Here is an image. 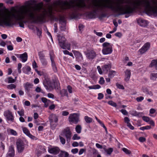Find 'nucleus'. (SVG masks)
<instances>
[{
  "mask_svg": "<svg viewBox=\"0 0 157 157\" xmlns=\"http://www.w3.org/2000/svg\"><path fill=\"white\" fill-rule=\"evenodd\" d=\"M50 56L53 69L55 72H56L57 71V69L56 63L54 60L55 56L53 53L52 52H50Z\"/></svg>",
  "mask_w": 157,
  "mask_h": 157,
  "instance_id": "nucleus-8",
  "label": "nucleus"
},
{
  "mask_svg": "<svg viewBox=\"0 0 157 157\" xmlns=\"http://www.w3.org/2000/svg\"><path fill=\"white\" fill-rule=\"evenodd\" d=\"M144 99V98L143 97L140 96V97H137L136 98V100L138 102H140L142 101Z\"/></svg>",
  "mask_w": 157,
  "mask_h": 157,
  "instance_id": "nucleus-53",
  "label": "nucleus"
},
{
  "mask_svg": "<svg viewBox=\"0 0 157 157\" xmlns=\"http://www.w3.org/2000/svg\"><path fill=\"white\" fill-rule=\"evenodd\" d=\"M67 88L69 93H72V87L71 86L69 85L67 86Z\"/></svg>",
  "mask_w": 157,
  "mask_h": 157,
  "instance_id": "nucleus-54",
  "label": "nucleus"
},
{
  "mask_svg": "<svg viewBox=\"0 0 157 157\" xmlns=\"http://www.w3.org/2000/svg\"><path fill=\"white\" fill-rule=\"evenodd\" d=\"M116 72L113 71H109L108 76L110 78H113L116 74Z\"/></svg>",
  "mask_w": 157,
  "mask_h": 157,
  "instance_id": "nucleus-33",
  "label": "nucleus"
},
{
  "mask_svg": "<svg viewBox=\"0 0 157 157\" xmlns=\"http://www.w3.org/2000/svg\"><path fill=\"white\" fill-rule=\"evenodd\" d=\"M16 145L18 152H21L23 151L25 147L23 142L21 140H18L16 142Z\"/></svg>",
  "mask_w": 157,
  "mask_h": 157,
  "instance_id": "nucleus-7",
  "label": "nucleus"
},
{
  "mask_svg": "<svg viewBox=\"0 0 157 157\" xmlns=\"http://www.w3.org/2000/svg\"><path fill=\"white\" fill-rule=\"evenodd\" d=\"M78 145L79 144L77 142H74L72 144V146L73 147H77Z\"/></svg>",
  "mask_w": 157,
  "mask_h": 157,
  "instance_id": "nucleus-64",
  "label": "nucleus"
},
{
  "mask_svg": "<svg viewBox=\"0 0 157 157\" xmlns=\"http://www.w3.org/2000/svg\"><path fill=\"white\" fill-rule=\"evenodd\" d=\"M17 113L20 116H23L24 115V110L23 109H21L20 111H17Z\"/></svg>",
  "mask_w": 157,
  "mask_h": 157,
  "instance_id": "nucleus-47",
  "label": "nucleus"
},
{
  "mask_svg": "<svg viewBox=\"0 0 157 157\" xmlns=\"http://www.w3.org/2000/svg\"><path fill=\"white\" fill-rule=\"evenodd\" d=\"M138 23L142 26H146L147 24V21L144 20L142 18H140L137 20Z\"/></svg>",
  "mask_w": 157,
  "mask_h": 157,
  "instance_id": "nucleus-15",
  "label": "nucleus"
},
{
  "mask_svg": "<svg viewBox=\"0 0 157 157\" xmlns=\"http://www.w3.org/2000/svg\"><path fill=\"white\" fill-rule=\"evenodd\" d=\"M104 97V95L101 93H100L98 94V99L99 100H100L103 98Z\"/></svg>",
  "mask_w": 157,
  "mask_h": 157,
  "instance_id": "nucleus-56",
  "label": "nucleus"
},
{
  "mask_svg": "<svg viewBox=\"0 0 157 157\" xmlns=\"http://www.w3.org/2000/svg\"><path fill=\"white\" fill-rule=\"evenodd\" d=\"M14 154V147L11 146L9 147V150L7 154L6 157H13Z\"/></svg>",
  "mask_w": 157,
  "mask_h": 157,
  "instance_id": "nucleus-13",
  "label": "nucleus"
},
{
  "mask_svg": "<svg viewBox=\"0 0 157 157\" xmlns=\"http://www.w3.org/2000/svg\"><path fill=\"white\" fill-rule=\"evenodd\" d=\"M35 91H36L37 92L39 93L40 92H41L42 93H43V91L42 90L40 87H37L35 89Z\"/></svg>",
  "mask_w": 157,
  "mask_h": 157,
  "instance_id": "nucleus-55",
  "label": "nucleus"
},
{
  "mask_svg": "<svg viewBox=\"0 0 157 157\" xmlns=\"http://www.w3.org/2000/svg\"><path fill=\"white\" fill-rule=\"evenodd\" d=\"M84 119L86 121L87 123H90L92 121V119L87 116H85Z\"/></svg>",
  "mask_w": 157,
  "mask_h": 157,
  "instance_id": "nucleus-39",
  "label": "nucleus"
},
{
  "mask_svg": "<svg viewBox=\"0 0 157 157\" xmlns=\"http://www.w3.org/2000/svg\"><path fill=\"white\" fill-rule=\"evenodd\" d=\"M40 60L43 66L44 67H45L47 66L48 64V62L45 58Z\"/></svg>",
  "mask_w": 157,
  "mask_h": 157,
  "instance_id": "nucleus-34",
  "label": "nucleus"
},
{
  "mask_svg": "<svg viewBox=\"0 0 157 157\" xmlns=\"http://www.w3.org/2000/svg\"><path fill=\"white\" fill-rule=\"evenodd\" d=\"M150 66L151 67H154L155 69L157 70V59L152 60Z\"/></svg>",
  "mask_w": 157,
  "mask_h": 157,
  "instance_id": "nucleus-24",
  "label": "nucleus"
},
{
  "mask_svg": "<svg viewBox=\"0 0 157 157\" xmlns=\"http://www.w3.org/2000/svg\"><path fill=\"white\" fill-rule=\"evenodd\" d=\"M122 151L126 154L129 155L131 153V152L130 150L124 147L122 148Z\"/></svg>",
  "mask_w": 157,
  "mask_h": 157,
  "instance_id": "nucleus-42",
  "label": "nucleus"
},
{
  "mask_svg": "<svg viewBox=\"0 0 157 157\" xmlns=\"http://www.w3.org/2000/svg\"><path fill=\"white\" fill-rule=\"evenodd\" d=\"M60 94L61 96L63 97L65 96H66L67 97H68V94L67 91L66 90L62 89L60 91Z\"/></svg>",
  "mask_w": 157,
  "mask_h": 157,
  "instance_id": "nucleus-27",
  "label": "nucleus"
},
{
  "mask_svg": "<svg viewBox=\"0 0 157 157\" xmlns=\"http://www.w3.org/2000/svg\"><path fill=\"white\" fill-rule=\"evenodd\" d=\"M15 55L18 58H19L21 59L22 61L23 62H26L27 59L28 55L26 52L21 54H16Z\"/></svg>",
  "mask_w": 157,
  "mask_h": 157,
  "instance_id": "nucleus-12",
  "label": "nucleus"
},
{
  "mask_svg": "<svg viewBox=\"0 0 157 157\" xmlns=\"http://www.w3.org/2000/svg\"><path fill=\"white\" fill-rule=\"evenodd\" d=\"M50 122H58V117L55 114H52L50 115L49 117Z\"/></svg>",
  "mask_w": 157,
  "mask_h": 157,
  "instance_id": "nucleus-16",
  "label": "nucleus"
},
{
  "mask_svg": "<svg viewBox=\"0 0 157 157\" xmlns=\"http://www.w3.org/2000/svg\"><path fill=\"white\" fill-rule=\"evenodd\" d=\"M16 87V86L15 85L12 84L8 85L7 86V88L10 90H12L13 89H15Z\"/></svg>",
  "mask_w": 157,
  "mask_h": 157,
  "instance_id": "nucleus-38",
  "label": "nucleus"
},
{
  "mask_svg": "<svg viewBox=\"0 0 157 157\" xmlns=\"http://www.w3.org/2000/svg\"><path fill=\"white\" fill-rule=\"evenodd\" d=\"M31 68L29 66H27L24 67L22 68V71L23 72L26 74H28L29 72L30 71Z\"/></svg>",
  "mask_w": 157,
  "mask_h": 157,
  "instance_id": "nucleus-22",
  "label": "nucleus"
},
{
  "mask_svg": "<svg viewBox=\"0 0 157 157\" xmlns=\"http://www.w3.org/2000/svg\"><path fill=\"white\" fill-rule=\"evenodd\" d=\"M61 135L65 136L67 141L69 142L70 141L72 136V132L70 127H67L64 129L62 132Z\"/></svg>",
  "mask_w": 157,
  "mask_h": 157,
  "instance_id": "nucleus-4",
  "label": "nucleus"
},
{
  "mask_svg": "<svg viewBox=\"0 0 157 157\" xmlns=\"http://www.w3.org/2000/svg\"><path fill=\"white\" fill-rule=\"evenodd\" d=\"M48 97L49 98L52 99L54 98V95L52 94L51 93H49L47 94Z\"/></svg>",
  "mask_w": 157,
  "mask_h": 157,
  "instance_id": "nucleus-61",
  "label": "nucleus"
},
{
  "mask_svg": "<svg viewBox=\"0 0 157 157\" xmlns=\"http://www.w3.org/2000/svg\"><path fill=\"white\" fill-rule=\"evenodd\" d=\"M61 44V47L63 49H67L70 50V44L68 43H65L64 44Z\"/></svg>",
  "mask_w": 157,
  "mask_h": 157,
  "instance_id": "nucleus-23",
  "label": "nucleus"
},
{
  "mask_svg": "<svg viewBox=\"0 0 157 157\" xmlns=\"http://www.w3.org/2000/svg\"><path fill=\"white\" fill-rule=\"evenodd\" d=\"M150 45V44L149 43L147 42L145 43L142 47L139 50V52L141 54L144 53L149 49Z\"/></svg>",
  "mask_w": 157,
  "mask_h": 157,
  "instance_id": "nucleus-11",
  "label": "nucleus"
},
{
  "mask_svg": "<svg viewBox=\"0 0 157 157\" xmlns=\"http://www.w3.org/2000/svg\"><path fill=\"white\" fill-rule=\"evenodd\" d=\"M143 120L146 122H148L150 121V118L144 116L142 117Z\"/></svg>",
  "mask_w": 157,
  "mask_h": 157,
  "instance_id": "nucleus-48",
  "label": "nucleus"
},
{
  "mask_svg": "<svg viewBox=\"0 0 157 157\" xmlns=\"http://www.w3.org/2000/svg\"><path fill=\"white\" fill-rule=\"evenodd\" d=\"M113 149L112 148H110L108 149H106L105 151L109 155H110L112 152L113 151Z\"/></svg>",
  "mask_w": 157,
  "mask_h": 157,
  "instance_id": "nucleus-44",
  "label": "nucleus"
},
{
  "mask_svg": "<svg viewBox=\"0 0 157 157\" xmlns=\"http://www.w3.org/2000/svg\"><path fill=\"white\" fill-rule=\"evenodd\" d=\"M151 127L150 126L147 125L145 126L141 127L140 128V129L142 130H144L145 129L148 130L151 128Z\"/></svg>",
  "mask_w": 157,
  "mask_h": 157,
  "instance_id": "nucleus-41",
  "label": "nucleus"
},
{
  "mask_svg": "<svg viewBox=\"0 0 157 157\" xmlns=\"http://www.w3.org/2000/svg\"><path fill=\"white\" fill-rule=\"evenodd\" d=\"M139 140L141 142H143L146 141V139L144 137H141L139 138Z\"/></svg>",
  "mask_w": 157,
  "mask_h": 157,
  "instance_id": "nucleus-57",
  "label": "nucleus"
},
{
  "mask_svg": "<svg viewBox=\"0 0 157 157\" xmlns=\"http://www.w3.org/2000/svg\"><path fill=\"white\" fill-rule=\"evenodd\" d=\"M120 111L124 115H127L128 114V112L126 111V110L125 109H122Z\"/></svg>",
  "mask_w": 157,
  "mask_h": 157,
  "instance_id": "nucleus-60",
  "label": "nucleus"
},
{
  "mask_svg": "<svg viewBox=\"0 0 157 157\" xmlns=\"http://www.w3.org/2000/svg\"><path fill=\"white\" fill-rule=\"evenodd\" d=\"M54 85L55 87H58L59 85V81L58 80H55L54 82Z\"/></svg>",
  "mask_w": 157,
  "mask_h": 157,
  "instance_id": "nucleus-50",
  "label": "nucleus"
},
{
  "mask_svg": "<svg viewBox=\"0 0 157 157\" xmlns=\"http://www.w3.org/2000/svg\"><path fill=\"white\" fill-rule=\"evenodd\" d=\"M68 121L71 123L76 124L79 121V116L78 114H71L68 117Z\"/></svg>",
  "mask_w": 157,
  "mask_h": 157,
  "instance_id": "nucleus-5",
  "label": "nucleus"
},
{
  "mask_svg": "<svg viewBox=\"0 0 157 157\" xmlns=\"http://www.w3.org/2000/svg\"><path fill=\"white\" fill-rule=\"evenodd\" d=\"M76 58L78 61H82L83 59L82 55L80 53H78V56Z\"/></svg>",
  "mask_w": 157,
  "mask_h": 157,
  "instance_id": "nucleus-40",
  "label": "nucleus"
},
{
  "mask_svg": "<svg viewBox=\"0 0 157 157\" xmlns=\"http://www.w3.org/2000/svg\"><path fill=\"white\" fill-rule=\"evenodd\" d=\"M57 122H50L51 128L52 129H54L57 125Z\"/></svg>",
  "mask_w": 157,
  "mask_h": 157,
  "instance_id": "nucleus-36",
  "label": "nucleus"
},
{
  "mask_svg": "<svg viewBox=\"0 0 157 157\" xmlns=\"http://www.w3.org/2000/svg\"><path fill=\"white\" fill-rule=\"evenodd\" d=\"M108 103L109 105L113 107H116L117 106L116 103H115V102H114L113 101H109L108 102Z\"/></svg>",
  "mask_w": 157,
  "mask_h": 157,
  "instance_id": "nucleus-43",
  "label": "nucleus"
},
{
  "mask_svg": "<svg viewBox=\"0 0 157 157\" xmlns=\"http://www.w3.org/2000/svg\"><path fill=\"white\" fill-rule=\"evenodd\" d=\"M143 91L144 92L150 95H152L153 94L152 93L151 91H149L148 89L146 87H144L143 88Z\"/></svg>",
  "mask_w": 157,
  "mask_h": 157,
  "instance_id": "nucleus-30",
  "label": "nucleus"
},
{
  "mask_svg": "<svg viewBox=\"0 0 157 157\" xmlns=\"http://www.w3.org/2000/svg\"><path fill=\"white\" fill-rule=\"evenodd\" d=\"M86 57L89 59H93L96 56V54L93 50H90L86 54Z\"/></svg>",
  "mask_w": 157,
  "mask_h": 157,
  "instance_id": "nucleus-9",
  "label": "nucleus"
},
{
  "mask_svg": "<svg viewBox=\"0 0 157 157\" xmlns=\"http://www.w3.org/2000/svg\"><path fill=\"white\" fill-rule=\"evenodd\" d=\"M7 132L8 133H10L12 135L16 136L17 135V133L16 131L11 128L7 129Z\"/></svg>",
  "mask_w": 157,
  "mask_h": 157,
  "instance_id": "nucleus-26",
  "label": "nucleus"
},
{
  "mask_svg": "<svg viewBox=\"0 0 157 157\" xmlns=\"http://www.w3.org/2000/svg\"><path fill=\"white\" fill-rule=\"evenodd\" d=\"M59 21L60 22H62L63 23H65V21L64 18L63 17H60Z\"/></svg>",
  "mask_w": 157,
  "mask_h": 157,
  "instance_id": "nucleus-63",
  "label": "nucleus"
},
{
  "mask_svg": "<svg viewBox=\"0 0 157 157\" xmlns=\"http://www.w3.org/2000/svg\"><path fill=\"white\" fill-rule=\"evenodd\" d=\"M17 77H16L15 79H13L11 77H8L5 79V81L8 83H14L16 80Z\"/></svg>",
  "mask_w": 157,
  "mask_h": 157,
  "instance_id": "nucleus-21",
  "label": "nucleus"
},
{
  "mask_svg": "<svg viewBox=\"0 0 157 157\" xmlns=\"http://www.w3.org/2000/svg\"><path fill=\"white\" fill-rule=\"evenodd\" d=\"M101 88V86L99 85H96L89 86L88 88L90 89H99Z\"/></svg>",
  "mask_w": 157,
  "mask_h": 157,
  "instance_id": "nucleus-32",
  "label": "nucleus"
},
{
  "mask_svg": "<svg viewBox=\"0 0 157 157\" xmlns=\"http://www.w3.org/2000/svg\"><path fill=\"white\" fill-rule=\"evenodd\" d=\"M59 149L57 147H48V152L51 154L56 155L59 153Z\"/></svg>",
  "mask_w": 157,
  "mask_h": 157,
  "instance_id": "nucleus-10",
  "label": "nucleus"
},
{
  "mask_svg": "<svg viewBox=\"0 0 157 157\" xmlns=\"http://www.w3.org/2000/svg\"><path fill=\"white\" fill-rule=\"evenodd\" d=\"M116 86L119 89H124V86L122 85H121L120 84L117 83L116 84Z\"/></svg>",
  "mask_w": 157,
  "mask_h": 157,
  "instance_id": "nucleus-51",
  "label": "nucleus"
},
{
  "mask_svg": "<svg viewBox=\"0 0 157 157\" xmlns=\"http://www.w3.org/2000/svg\"><path fill=\"white\" fill-rule=\"evenodd\" d=\"M4 115L7 121H10L12 122L14 121V116L12 112L9 110L5 111L4 113Z\"/></svg>",
  "mask_w": 157,
  "mask_h": 157,
  "instance_id": "nucleus-6",
  "label": "nucleus"
},
{
  "mask_svg": "<svg viewBox=\"0 0 157 157\" xmlns=\"http://www.w3.org/2000/svg\"><path fill=\"white\" fill-rule=\"evenodd\" d=\"M75 3L71 1L58 0L55 1L52 6L49 8V13L50 15L53 13V10L68 15L72 19L79 18V10L82 9H88L93 12H88L86 13L87 17L93 19L96 17L97 12L107 11V8L110 9L113 12L118 13L119 15L129 14L132 13L136 9H140L142 7L145 8L148 13L152 14V0L151 2L147 0H130L129 1L124 7L122 5L124 3V0H117L115 2L111 0H106L104 2L99 3L94 2L87 5L84 0H78Z\"/></svg>",
  "mask_w": 157,
  "mask_h": 157,
  "instance_id": "nucleus-1",
  "label": "nucleus"
},
{
  "mask_svg": "<svg viewBox=\"0 0 157 157\" xmlns=\"http://www.w3.org/2000/svg\"><path fill=\"white\" fill-rule=\"evenodd\" d=\"M80 139V137L78 136L77 134L74 135L72 137V139L73 140H79Z\"/></svg>",
  "mask_w": 157,
  "mask_h": 157,
  "instance_id": "nucleus-46",
  "label": "nucleus"
},
{
  "mask_svg": "<svg viewBox=\"0 0 157 157\" xmlns=\"http://www.w3.org/2000/svg\"><path fill=\"white\" fill-rule=\"evenodd\" d=\"M33 85L32 84L30 83L29 82H27L24 84V87L25 90L29 91L30 89L33 87Z\"/></svg>",
  "mask_w": 157,
  "mask_h": 157,
  "instance_id": "nucleus-19",
  "label": "nucleus"
},
{
  "mask_svg": "<svg viewBox=\"0 0 157 157\" xmlns=\"http://www.w3.org/2000/svg\"><path fill=\"white\" fill-rule=\"evenodd\" d=\"M125 78L124 79L126 81H129L131 76V71L127 69L125 71Z\"/></svg>",
  "mask_w": 157,
  "mask_h": 157,
  "instance_id": "nucleus-17",
  "label": "nucleus"
},
{
  "mask_svg": "<svg viewBox=\"0 0 157 157\" xmlns=\"http://www.w3.org/2000/svg\"><path fill=\"white\" fill-rule=\"evenodd\" d=\"M82 127L80 125H77L75 128V130L78 133H80L81 132Z\"/></svg>",
  "mask_w": 157,
  "mask_h": 157,
  "instance_id": "nucleus-37",
  "label": "nucleus"
},
{
  "mask_svg": "<svg viewBox=\"0 0 157 157\" xmlns=\"http://www.w3.org/2000/svg\"><path fill=\"white\" fill-rule=\"evenodd\" d=\"M36 30L37 35L39 36H40L41 34V31L38 28H36Z\"/></svg>",
  "mask_w": 157,
  "mask_h": 157,
  "instance_id": "nucleus-62",
  "label": "nucleus"
},
{
  "mask_svg": "<svg viewBox=\"0 0 157 157\" xmlns=\"http://www.w3.org/2000/svg\"><path fill=\"white\" fill-rule=\"evenodd\" d=\"M157 78V73H151L150 75V78L152 80H155Z\"/></svg>",
  "mask_w": 157,
  "mask_h": 157,
  "instance_id": "nucleus-29",
  "label": "nucleus"
},
{
  "mask_svg": "<svg viewBox=\"0 0 157 157\" xmlns=\"http://www.w3.org/2000/svg\"><path fill=\"white\" fill-rule=\"evenodd\" d=\"M38 55L40 60L45 59V55L42 52H40L38 53Z\"/></svg>",
  "mask_w": 157,
  "mask_h": 157,
  "instance_id": "nucleus-31",
  "label": "nucleus"
},
{
  "mask_svg": "<svg viewBox=\"0 0 157 157\" xmlns=\"http://www.w3.org/2000/svg\"><path fill=\"white\" fill-rule=\"evenodd\" d=\"M105 82V80L104 78L102 77H101L100 78V80L99 81V83L100 84L102 85L104 84Z\"/></svg>",
  "mask_w": 157,
  "mask_h": 157,
  "instance_id": "nucleus-49",
  "label": "nucleus"
},
{
  "mask_svg": "<svg viewBox=\"0 0 157 157\" xmlns=\"http://www.w3.org/2000/svg\"><path fill=\"white\" fill-rule=\"evenodd\" d=\"M5 138V136L3 133H0V139L3 140Z\"/></svg>",
  "mask_w": 157,
  "mask_h": 157,
  "instance_id": "nucleus-58",
  "label": "nucleus"
},
{
  "mask_svg": "<svg viewBox=\"0 0 157 157\" xmlns=\"http://www.w3.org/2000/svg\"><path fill=\"white\" fill-rule=\"evenodd\" d=\"M42 8V6L38 4L34 6L25 7L24 10H17L13 9L8 13H0V26L5 25L6 26H11L13 24V20L19 21V26L24 28V23L26 21H23L26 17L31 22L38 21L44 22L45 21L46 13L45 12L39 14Z\"/></svg>",
  "mask_w": 157,
  "mask_h": 157,
  "instance_id": "nucleus-2",
  "label": "nucleus"
},
{
  "mask_svg": "<svg viewBox=\"0 0 157 157\" xmlns=\"http://www.w3.org/2000/svg\"><path fill=\"white\" fill-rule=\"evenodd\" d=\"M106 16V14L105 13H102L98 16V18L100 19H101L103 17H105Z\"/></svg>",
  "mask_w": 157,
  "mask_h": 157,
  "instance_id": "nucleus-52",
  "label": "nucleus"
},
{
  "mask_svg": "<svg viewBox=\"0 0 157 157\" xmlns=\"http://www.w3.org/2000/svg\"><path fill=\"white\" fill-rule=\"evenodd\" d=\"M111 68L110 64H105L102 67V69L104 73L106 74L107 73L108 71L110 70Z\"/></svg>",
  "mask_w": 157,
  "mask_h": 157,
  "instance_id": "nucleus-18",
  "label": "nucleus"
},
{
  "mask_svg": "<svg viewBox=\"0 0 157 157\" xmlns=\"http://www.w3.org/2000/svg\"><path fill=\"white\" fill-rule=\"evenodd\" d=\"M78 150L77 148H75L71 150V152L74 154H75L78 152Z\"/></svg>",
  "mask_w": 157,
  "mask_h": 157,
  "instance_id": "nucleus-59",
  "label": "nucleus"
},
{
  "mask_svg": "<svg viewBox=\"0 0 157 157\" xmlns=\"http://www.w3.org/2000/svg\"><path fill=\"white\" fill-rule=\"evenodd\" d=\"M41 101L44 103V106L45 107H47L49 103L50 102V101L47 99L46 98L43 97L41 98Z\"/></svg>",
  "mask_w": 157,
  "mask_h": 157,
  "instance_id": "nucleus-20",
  "label": "nucleus"
},
{
  "mask_svg": "<svg viewBox=\"0 0 157 157\" xmlns=\"http://www.w3.org/2000/svg\"><path fill=\"white\" fill-rule=\"evenodd\" d=\"M23 131L24 133L28 136L29 138L32 139H34L35 138V136L31 134L29 130L26 128H23Z\"/></svg>",
  "mask_w": 157,
  "mask_h": 157,
  "instance_id": "nucleus-14",
  "label": "nucleus"
},
{
  "mask_svg": "<svg viewBox=\"0 0 157 157\" xmlns=\"http://www.w3.org/2000/svg\"><path fill=\"white\" fill-rule=\"evenodd\" d=\"M58 40L59 41V44L60 46L61 47V44H64L65 43V41L66 40V39L63 36H61L60 38L59 37V36H58Z\"/></svg>",
  "mask_w": 157,
  "mask_h": 157,
  "instance_id": "nucleus-25",
  "label": "nucleus"
},
{
  "mask_svg": "<svg viewBox=\"0 0 157 157\" xmlns=\"http://www.w3.org/2000/svg\"><path fill=\"white\" fill-rule=\"evenodd\" d=\"M103 48L102 52L104 55L111 54L113 51L112 45L110 43L105 42L102 44Z\"/></svg>",
  "mask_w": 157,
  "mask_h": 157,
  "instance_id": "nucleus-3",
  "label": "nucleus"
},
{
  "mask_svg": "<svg viewBox=\"0 0 157 157\" xmlns=\"http://www.w3.org/2000/svg\"><path fill=\"white\" fill-rule=\"evenodd\" d=\"M131 114L134 116L138 117H141L142 116V113L138 112L136 111H133L131 113Z\"/></svg>",
  "mask_w": 157,
  "mask_h": 157,
  "instance_id": "nucleus-28",
  "label": "nucleus"
},
{
  "mask_svg": "<svg viewBox=\"0 0 157 157\" xmlns=\"http://www.w3.org/2000/svg\"><path fill=\"white\" fill-rule=\"evenodd\" d=\"M68 153L65 151L61 152L59 155V157H68Z\"/></svg>",
  "mask_w": 157,
  "mask_h": 157,
  "instance_id": "nucleus-35",
  "label": "nucleus"
},
{
  "mask_svg": "<svg viewBox=\"0 0 157 157\" xmlns=\"http://www.w3.org/2000/svg\"><path fill=\"white\" fill-rule=\"evenodd\" d=\"M59 139L60 141L63 144H64L65 143V140L64 138L61 136H59Z\"/></svg>",
  "mask_w": 157,
  "mask_h": 157,
  "instance_id": "nucleus-45",
  "label": "nucleus"
}]
</instances>
